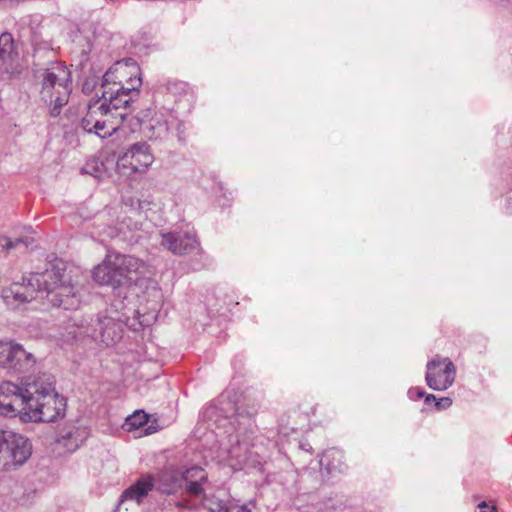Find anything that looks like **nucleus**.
<instances>
[{"label": "nucleus", "mask_w": 512, "mask_h": 512, "mask_svg": "<svg viewBox=\"0 0 512 512\" xmlns=\"http://www.w3.org/2000/svg\"><path fill=\"white\" fill-rule=\"evenodd\" d=\"M64 260L53 257L43 273L23 277L21 282H13L1 292L3 302L9 309H19L46 294L47 300L55 307L63 303Z\"/></svg>", "instance_id": "f257e3e1"}, {"label": "nucleus", "mask_w": 512, "mask_h": 512, "mask_svg": "<svg viewBox=\"0 0 512 512\" xmlns=\"http://www.w3.org/2000/svg\"><path fill=\"white\" fill-rule=\"evenodd\" d=\"M160 244L174 255L192 253L199 246L195 235L186 231L164 233Z\"/></svg>", "instance_id": "4468645a"}, {"label": "nucleus", "mask_w": 512, "mask_h": 512, "mask_svg": "<svg viewBox=\"0 0 512 512\" xmlns=\"http://www.w3.org/2000/svg\"><path fill=\"white\" fill-rule=\"evenodd\" d=\"M141 310H134L139 328L152 325L163 304V293L156 283L151 282L140 296Z\"/></svg>", "instance_id": "f8f14e48"}, {"label": "nucleus", "mask_w": 512, "mask_h": 512, "mask_svg": "<svg viewBox=\"0 0 512 512\" xmlns=\"http://www.w3.org/2000/svg\"><path fill=\"white\" fill-rule=\"evenodd\" d=\"M35 376L23 378L20 384L11 381L0 383V415L8 418L19 416L22 421L24 413L31 405L30 399L37 393Z\"/></svg>", "instance_id": "423d86ee"}, {"label": "nucleus", "mask_w": 512, "mask_h": 512, "mask_svg": "<svg viewBox=\"0 0 512 512\" xmlns=\"http://www.w3.org/2000/svg\"><path fill=\"white\" fill-rule=\"evenodd\" d=\"M476 512H496V508L495 506H490L484 501L478 505Z\"/></svg>", "instance_id": "473e14b6"}, {"label": "nucleus", "mask_w": 512, "mask_h": 512, "mask_svg": "<svg viewBox=\"0 0 512 512\" xmlns=\"http://www.w3.org/2000/svg\"><path fill=\"white\" fill-rule=\"evenodd\" d=\"M149 416L143 411H136L133 415L129 416L127 421L129 425L135 428L143 427L147 424Z\"/></svg>", "instance_id": "a878e982"}, {"label": "nucleus", "mask_w": 512, "mask_h": 512, "mask_svg": "<svg viewBox=\"0 0 512 512\" xmlns=\"http://www.w3.org/2000/svg\"><path fill=\"white\" fill-rule=\"evenodd\" d=\"M136 204H137V207L136 209L139 211V212H147L149 210H151V208L153 206H155V204L153 203L152 200H149L147 198L145 199H141V198H138L136 200Z\"/></svg>", "instance_id": "c85d7f7f"}, {"label": "nucleus", "mask_w": 512, "mask_h": 512, "mask_svg": "<svg viewBox=\"0 0 512 512\" xmlns=\"http://www.w3.org/2000/svg\"><path fill=\"white\" fill-rule=\"evenodd\" d=\"M125 323L133 330H138L139 326L135 322H130V318L118 311L106 310L100 314L91 326L66 325V334L73 339L80 336H89L95 341L102 342L106 346L114 345L122 338V325Z\"/></svg>", "instance_id": "20e7f679"}, {"label": "nucleus", "mask_w": 512, "mask_h": 512, "mask_svg": "<svg viewBox=\"0 0 512 512\" xmlns=\"http://www.w3.org/2000/svg\"><path fill=\"white\" fill-rule=\"evenodd\" d=\"M106 171V167L102 161L97 158H90L81 168V173L100 178Z\"/></svg>", "instance_id": "393cba45"}, {"label": "nucleus", "mask_w": 512, "mask_h": 512, "mask_svg": "<svg viewBox=\"0 0 512 512\" xmlns=\"http://www.w3.org/2000/svg\"><path fill=\"white\" fill-rule=\"evenodd\" d=\"M143 132L151 139H161L167 136L169 127L163 114L155 113L154 116L143 124Z\"/></svg>", "instance_id": "aec40b11"}, {"label": "nucleus", "mask_w": 512, "mask_h": 512, "mask_svg": "<svg viewBox=\"0 0 512 512\" xmlns=\"http://www.w3.org/2000/svg\"><path fill=\"white\" fill-rule=\"evenodd\" d=\"M102 88V96L93 99L88 105L86 116L82 120L83 129L94 132L101 138L113 135L128 115V110L138 92L116 88Z\"/></svg>", "instance_id": "f03ea898"}, {"label": "nucleus", "mask_w": 512, "mask_h": 512, "mask_svg": "<svg viewBox=\"0 0 512 512\" xmlns=\"http://www.w3.org/2000/svg\"><path fill=\"white\" fill-rule=\"evenodd\" d=\"M36 363L34 355L15 342L0 341V367L15 373L30 371Z\"/></svg>", "instance_id": "9d476101"}, {"label": "nucleus", "mask_w": 512, "mask_h": 512, "mask_svg": "<svg viewBox=\"0 0 512 512\" xmlns=\"http://www.w3.org/2000/svg\"><path fill=\"white\" fill-rule=\"evenodd\" d=\"M205 506L210 512H250L245 505L225 504L222 501L213 502L207 500Z\"/></svg>", "instance_id": "b1692460"}, {"label": "nucleus", "mask_w": 512, "mask_h": 512, "mask_svg": "<svg viewBox=\"0 0 512 512\" xmlns=\"http://www.w3.org/2000/svg\"><path fill=\"white\" fill-rule=\"evenodd\" d=\"M36 248V240L30 230L13 236L0 234V249L5 253H26Z\"/></svg>", "instance_id": "2eb2a0df"}, {"label": "nucleus", "mask_w": 512, "mask_h": 512, "mask_svg": "<svg viewBox=\"0 0 512 512\" xmlns=\"http://www.w3.org/2000/svg\"><path fill=\"white\" fill-rule=\"evenodd\" d=\"M213 409H214V407H209L208 410H207V413L212 414V412H213L212 410Z\"/></svg>", "instance_id": "f704fd0d"}, {"label": "nucleus", "mask_w": 512, "mask_h": 512, "mask_svg": "<svg viewBox=\"0 0 512 512\" xmlns=\"http://www.w3.org/2000/svg\"><path fill=\"white\" fill-rule=\"evenodd\" d=\"M89 432L86 427L78 426L66 432V452L76 451L88 438Z\"/></svg>", "instance_id": "5701e85b"}, {"label": "nucleus", "mask_w": 512, "mask_h": 512, "mask_svg": "<svg viewBox=\"0 0 512 512\" xmlns=\"http://www.w3.org/2000/svg\"><path fill=\"white\" fill-rule=\"evenodd\" d=\"M35 384L38 391L30 399L31 405L22 422H52L60 415L63 405V398L55 389V378L50 373H39L35 375Z\"/></svg>", "instance_id": "7ed1b4c3"}, {"label": "nucleus", "mask_w": 512, "mask_h": 512, "mask_svg": "<svg viewBox=\"0 0 512 512\" xmlns=\"http://www.w3.org/2000/svg\"><path fill=\"white\" fill-rule=\"evenodd\" d=\"M230 441L231 446L228 449V455L232 467L239 466L241 468L243 465L256 462L253 459L254 453L250 450L246 440L240 441L238 436H234Z\"/></svg>", "instance_id": "f3484780"}, {"label": "nucleus", "mask_w": 512, "mask_h": 512, "mask_svg": "<svg viewBox=\"0 0 512 512\" xmlns=\"http://www.w3.org/2000/svg\"><path fill=\"white\" fill-rule=\"evenodd\" d=\"M155 158L146 143L133 144L116 162V170L125 176L145 173L153 164Z\"/></svg>", "instance_id": "1a4fd4ad"}, {"label": "nucleus", "mask_w": 512, "mask_h": 512, "mask_svg": "<svg viewBox=\"0 0 512 512\" xmlns=\"http://www.w3.org/2000/svg\"><path fill=\"white\" fill-rule=\"evenodd\" d=\"M71 37H72V42H75L77 43L82 49H81V53H85L86 52V38L84 36L81 35V33L79 32H76V33H72L71 34Z\"/></svg>", "instance_id": "c756f323"}, {"label": "nucleus", "mask_w": 512, "mask_h": 512, "mask_svg": "<svg viewBox=\"0 0 512 512\" xmlns=\"http://www.w3.org/2000/svg\"><path fill=\"white\" fill-rule=\"evenodd\" d=\"M32 452V442L27 436L0 428V472L17 471L27 463Z\"/></svg>", "instance_id": "0eeeda50"}, {"label": "nucleus", "mask_w": 512, "mask_h": 512, "mask_svg": "<svg viewBox=\"0 0 512 512\" xmlns=\"http://www.w3.org/2000/svg\"><path fill=\"white\" fill-rule=\"evenodd\" d=\"M437 409H447L452 405V400L449 397H442L435 403Z\"/></svg>", "instance_id": "7c9ffc66"}, {"label": "nucleus", "mask_w": 512, "mask_h": 512, "mask_svg": "<svg viewBox=\"0 0 512 512\" xmlns=\"http://www.w3.org/2000/svg\"><path fill=\"white\" fill-rule=\"evenodd\" d=\"M320 465L329 473L342 472L345 468L343 454L336 449H330L320 458Z\"/></svg>", "instance_id": "4be33fe9"}, {"label": "nucleus", "mask_w": 512, "mask_h": 512, "mask_svg": "<svg viewBox=\"0 0 512 512\" xmlns=\"http://www.w3.org/2000/svg\"><path fill=\"white\" fill-rule=\"evenodd\" d=\"M18 52L12 35L8 32L0 35V79H10L20 72Z\"/></svg>", "instance_id": "ddd939ff"}, {"label": "nucleus", "mask_w": 512, "mask_h": 512, "mask_svg": "<svg viewBox=\"0 0 512 512\" xmlns=\"http://www.w3.org/2000/svg\"><path fill=\"white\" fill-rule=\"evenodd\" d=\"M184 488L183 477L177 470H166L160 476L159 490L166 494H172Z\"/></svg>", "instance_id": "412c9836"}, {"label": "nucleus", "mask_w": 512, "mask_h": 512, "mask_svg": "<svg viewBox=\"0 0 512 512\" xmlns=\"http://www.w3.org/2000/svg\"><path fill=\"white\" fill-rule=\"evenodd\" d=\"M431 401H436V397L433 394H427L425 396V402L430 403Z\"/></svg>", "instance_id": "72a5a7b5"}, {"label": "nucleus", "mask_w": 512, "mask_h": 512, "mask_svg": "<svg viewBox=\"0 0 512 512\" xmlns=\"http://www.w3.org/2000/svg\"><path fill=\"white\" fill-rule=\"evenodd\" d=\"M141 84L140 67L132 58L115 62L101 77V87H114L117 91L138 92Z\"/></svg>", "instance_id": "6e6552de"}, {"label": "nucleus", "mask_w": 512, "mask_h": 512, "mask_svg": "<svg viewBox=\"0 0 512 512\" xmlns=\"http://www.w3.org/2000/svg\"><path fill=\"white\" fill-rule=\"evenodd\" d=\"M153 486L154 483L150 476L140 478L122 493L118 507L126 501H135L137 504H140L142 499L152 490Z\"/></svg>", "instance_id": "a211bd4d"}, {"label": "nucleus", "mask_w": 512, "mask_h": 512, "mask_svg": "<svg viewBox=\"0 0 512 512\" xmlns=\"http://www.w3.org/2000/svg\"><path fill=\"white\" fill-rule=\"evenodd\" d=\"M183 477V486L191 496H199L203 489L202 483L207 480V474L201 467L193 466L185 472H181Z\"/></svg>", "instance_id": "6ab92c4d"}, {"label": "nucleus", "mask_w": 512, "mask_h": 512, "mask_svg": "<svg viewBox=\"0 0 512 512\" xmlns=\"http://www.w3.org/2000/svg\"><path fill=\"white\" fill-rule=\"evenodd\" d=\"M56 85L62 86L59 77L47 70L43 76L42 97L45 101L54 102L50 109V114L53 117L60 115L63 106L60 92L58 91L56 94L54 92Z\"/></svg>", "instance_id": "dca6fc26"}, {"label": "nucleus", "mask_w": 512, "mask_h": 512, "mask_svg": "<svg viewBox=\"0 0 512 512\" xmlns=\"http://www.w3.org/2000/svg\"><path fill=\"white\" fill-rule=\"evenodd\" d=\"M99 80H100V76L99 75H96V74H93V75H89L84 83H83V92L85 94H90L92 93V91L96 88V86L98 85L99 83Z\"/></svg>", "instance_id": "bb28decb"}, {"label": "nucleus", "mask_w": 512, "mask_h": 512, "mask_svg": "<svg viewBox=\"0 0 512 512\" xmlns=\"http://www.w3.org/2000/svg\"><path fill=\"white\" fill-rule=\"evenodd\" d=\"M456 367L449 358L434 357L427 363L425 380L436 391L448 389L455 381Z\"/></svg>", "instance_id": "9b49d317"}, {"label": "nucleus", "mask_w": 512, "mask_h": 512, "mask_svg": "<svg viewBox=\"0 0 512 512\" xmlns=\"http://www.w3.org/2000/svg\"><path fill=\"white\" fill-rule=\"evenodd\" d=\"M77 292L74 291V287L66 285V307L68 305L76 307L79 304V300L76 299Z\"/></svg>", "instance_id": "cd10ccee"}, {"label": "nucleus", "mask_w": 512, "mask_h": 512, "mask_svg": "<svg viewBox=\"0 0 512 512\" xmlns=\"http://www.w3.org/2000/svg\"><path fill=\"white\" fill-rule=\"evenodd\" d=\"M143 267L144 263L134 256L108 252L92 270V277L99 285L116 289L132 281Z\"/></svg>", "instance_id": "39448f33"}, {"label": "nucleus", "mask_w": 512, "mask_h": 512, "mask_svg": "<svg viewBox=\"0 0 512 512\" xmlns=\"http://www.w3.org/2000/svg\"><path fill=\"white\" fill-rule=\"evenodd\" d=\"M408 395L411 399H419L425 396V392L420 388H412L408 391Z\"/></svg>", "instance_id": "2f4dec72"}]
</instances>
